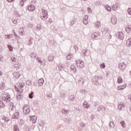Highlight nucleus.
Segmentation results:
<instances>
[{"mask_svg": "<svg viewBox=\"0 0 131 131\" xmlns=\"http://www.w3.org/2000/svg\"><path fill=\"white\" fill-rule=\"evenodd\" d=\"M129 88H131V83H130V84H129Z\"/></svg>", "mask_w": 131, "mask_h": 131, "instance_id": "864d4df0", "label": "nucleus"}, {"mask_svg": "<svg viewBox=\"0 0 131 131\" xmlns=\"http://www.w3.org/2000/svg\"><path fill=\"white\" fill-rule=\"evenodd\" d=\"M130 42H131V38H129L126 41V46H127L128 47H130V46H131Z\"/></svg>", "mask_w": 131, "mask_h": 131, "instance_id": "6ab92c4d", "label": "nucleus"}, {"mask_svg": "<svg viewBox=\"0 0 131 131\" xmlns=\"http://www.w3.org/2000/svg\"><path fill=\"white\" fill-rule=\"evenodd\" d=\"M119 38L120 39H121L122 40V39H123V38H124V36L123 35V33H122V32H121L119 33Z\"/></svg>", "mask_w": 131, "mask_h": 131, "instance_id": "f8f14e48", "label": "nucleus"}, {"mask_svg": "<svg viewBox=\"0 0 131 131\" xmlns=\"http://www.w3.org/2000/svg\"><path fill=\"white\" fill-rule=\"evenodd\" d=\"M70 59H71V58H68V60H70Z\"/></svg>", "mask_w": 131, "mask_h": 131, "instance_id": "6e6d98bb", "label": "nucleus"}, {"mask_svg": "<svg viewBox=\"0 0 131 131\" xmlns=\"http://www.w3.org/2000/svg\"><path fill=\"white\" fill-rule=\"evenodd\" d=\"M16 57L11 58L12 62H16Z\"/></svg>", "mask_w": 131, "mask_h": 131, "instance_id": "e433bc0d", "label": "nucleus"}, {"mask_svg": "<svg viewBox=\"0 0 131 131\" xmlns=\"http://www.w3.org/2000/svg\"><path fill=\"white\" fill-rule=\"evenodd\" d=\"M6 38H10V37H12V35H5Z\"/></svg>", "mask_w": 131, "mask_h": 131, "instance_id": "ea45409f", "label": "nucleus"}, {"mask_svg": "<svg viewBox=\"0 0 131 131\" xmlns=\"http://www.w3.org/2000/svg\"><path fill=\"white\" fill-rule=\"evenodd\" d=\"M14 131H20L19 129V127H18V125H15L13 127Z\"/></svg>", "mask_w": 131, "mask_h": 131, "instance_id": "412c9836", "label": "nucleus"}, {"mask_svg": "<svg viewBox=\"0 0 131 131\" xmlns=\"http://www.w3.org/2000/svg\"><path fill=\"white\" fill-rule=\"evenodd\" d=\"M48 59L49 61H52L53 60H54V57L51 56H49Z\"/></svg>", "mask_w": 131, "mask_h": 131, "instance_id": "c9c22d12", "label": "nucleus"}, {"mask_svg": "<svg viewBox=\"0 0 131 131\" xmlns=\"http://www.w3.org/2000/svg\"><path fill=\"white\" fill-rule=\"evenodd\" d=\"M83 105L85 108H89V104L86 103V102H83Z\"/></svg>", "mask_w": 131, "mask_h": 131, "instance_id": "bb28decb", "label": "nucleus"}, {"mask_svg": "<svg viewBox=\"0 0 131 131\" xmlns=\"http://www.w3.org/2000/svg\"><path fill=\"white\" fill-rule=\"evenodd\" d=\"M20 5L22 6V7H23V6L24 5V3L23 2V0L20 2Z\"/></svg>", "mask_w": 131, "mask_h": 131, "instance_id": "c03bdc74", "label": "nucleus"}, {"mask_svg": "<svg viewBox=\"0 0 131 131\" xmlns=\"http://www.w3.org/2000/svg\"><path fill=\"white\" fill-rule=\"evenodd\" d=\"M112 124H113V122H111L110 123V125H111Z\"/></svg>", "mask_w": 131, "mask_h": 131, "instance_id": "3c124183", "label": "nucleus"}, {"mask_svg": "<svg viewBox=\"0 0 131 131\" xmlns=\"http://www.w3.org/2000/svg\"><path fill=\"white\" fill-rule=\"evenodd\" d=\"M101 26V23L100 21H97L95 23V27L96 28H99Z\"/></svg>", "mask_w": 131, "mask_h": 131, "instance_id": "dca6fc26", "label": "nucleus"}, {"mask_svg": "<svg viewBox=\"0 0 131 131\" xmlns=\"http://www.w3.org/2000/svg\"><path fill=\"white\" fill-rule=\"evenodd\" d=\"M114 7H116L117 9H118V6H117V5H115Z\"/></svg>", "mask_w": 131, "mask_h": 131, "instance_id": "603ef678", "label": "nucleus"}, {"mask_svg": "<svg viewBox=\"0 0 131 131\" xmlns=\"http://www.w3.org/2000/svg\"><path fill=\"white\" fill-rule=\"evenodd\" d=\"M111 22L112 24H116V23H117V19H116V17H113Z\"/></svg>", "mask_w": 131, "mask_h": 131, "instance_id": "2eb2a0df", "label": "nucleus"}, {"mask_svg": "<svg viewBox=\"0 0 131 131\" xmlns=\"http://www.w3.org/2000/svg\"><path fill=\"white\" fill-rule=\"evenodd\" d=\"M14 16H16V17H20V15L19 14V12L15 11L14 12Z\"/></svg>", "mask_w": 131, "mask_h": 131, "instance_id": "a878e982", "label": "nucleus"}, {"mask_svg": "<svg viewBox=\"0 0 131 131\" xmlns=\"http://www.w3.org/2000/svg\"><path fill=\"white\" fill-rule=\"evenodd\" d=\"M83 1H88V0H83Z\"/></svg>", "mask_w": 131, "mask_h": 131, "instance_id": "bf43d9fd", "label": "nucleus"}, {"mask_svg": "<svg viewBox=\"0 0 131 131\" xmlns=\"http://www.w3.org/2000/svg\"><path fill=\"white\" fill-rule=\"evenodd\" d=\"M128 13L129 15H131V8H129L128 9Z\"/></svg>", "mask_w": 131, "mask_h": 131, "instance_id": "a19ab883", "label": "nucleus"}, {"mask_svg": "<svg viewBox=\"0 0 131 131\" xmlns=\"http://www.w3.org/2000/svg\"><path fill=\"white\" fill-rule=\"evenodd\" d=\"M4 119L6 120V121H9V120H10V119L7 117L4 118Z\"/></svg>", "mask_w": 131, "mask_h": 131, "instance_id": "79ce46f5", "label": "nucleus"}, {"mask_svg": "<svg viewBox=\"0 0 131 131\" xmlns=\"http://www.w3.org/2000/svg\"><path fill=\"white\" fill-rule=\"evenodd\" d=\"M87 10L88 11V13H92V9L91 8L88 7Z\"/></svg>", "mask_w": 131, "mask_h": 131, "instance_id": "72a5a7b5", "label": "nucleus"}, {"mask_svg": "<svg viewBox=\"0 0 131 131\" xmlns=\"http://www.w3.org/2000/svg\"><path fill=\"white\" fill-rule=\"evenodd\" d=\"M24 2H26V0H24Z\"/></svg>", "mask_w": 131, "mask_h": 131, "instance_id": "4d7b16f0", "label": "nucleus"}, {"mask_svg": "<svg viewBox=\"0 0 131 131\" xmlns=\"http://www.w3.org/2000/svg\"><path fill=\"white\" fill-rule=\"evenodd\" d=\"M13 23H14V24H18V21L16 19H14L13 20Z\"/></svg>", "mask_w": 131, "mask_h": 131, "instance_id": "58836bf2", "label": "nucleus"}, {"mask_svg": "<svg viewBox=\"0 0 131 131\" xmlns=\"http://www.w3.org/2000/svg\"><path fill=\"white\" fill-rule=\"evenodd\" d=\"M5 86V83H2L0 85V89H1V90H4Z\"/></svg>", "mask_w": 131, "mask_h": 131, "instance_id": "b1692460", "label": "nucleus"}, {"mask_svg": "<svg viewBox=\"0 0 131 131\" xmlns=\"http://www.w3.org/2000/svg\"><path fill=\"white\" fill-rule=\"evenodd\" d=\"M36 116H31V121L32 122V123H35L36 122Z\"/></svg>", "mask_w": 131, "mask_h": 131, "instance_id": "9d476101", "label": "nucleus"}, {"mask_svg": "<svg viewBox=\"0 0 131 131\" xmlns=\"http://www.w3.org/2000/svg\"><path fill=\"white\" fill-rule=\"evenodd\" d=\"M18 31L20 35H24V28L23 27L20 28Z\"/></svg>", "mask_w": 131, "mask_h": 131, "instance_id": "9b49d317", "label": "nucleus"}, {"mask_svg": "<svg viewBox=\"0 0 131 131\" xmlns=\"http://www.w3.org/2000/svg\"><path fill=\"white\" fill-rule=\"evenodd\" d=\"M126 88V84L125 83H124L121 85H119L118 87L117 90L118 91H121V90H124V89H125Z\"/></svg>", "mask_w": 131, "mask_h": 131, "instance_id": "6e6552de", "label": "nucleus"}, {"mask_svg": "<svg viewBox=\"0 0 131 131\" xmlns=\"http://www.w3.org/2000/svg\"><path fill=\"white\" fill-rule=\"evenodd\" d=\"M13 76L15 78H19V77H20V74H19V73L15 72V73H13Z\"/></svg>", "mask_w": 131, "mask_h": 131, "instance_id": "f3484780", "label": "nucleus"}, {"mask_svg": "<svg viewBox=\"0 0 131 131\" xmlns=\"http://www.w3.org/2000/svg\"><path fill=\"white\" fill-rule=\"evenodd\" d=\"M23 112L26 115L30 113V107L29 105L26 104L23 107Z\"/></svg>", "mask_w": 131, "mask_h": 131, "instance_id": "7ed1b4c3", "label": "nucleus"}, {"mask_svg": "<svg viewBox=\"0 0 131 131\" xmlns=\"http://www.w3.org/2000/svg\"><path fill=\"white\" fill-rule=\"evenodd\" d=\"M5 107V103L3 101H0V108H4Z\"/></svg>", "mask_w": 131, "mask_h": 131, "instance_id": "393cba45", "label": "nucleus"}, {"mask_svg": "<svg viewBox=\"0 0 131 131\" xmlns=\"http://www.w3.org/2000/svg\"><path fill=\"white\" fill-rule=\"evenodd\" d=\"M71 70H73V71H74L75 72H76V67L74 65L71 66Z\"/></svg>", "mask_w": 131, "mask_h": 131, "instance_id": "5701e85b", "label": "nucleus"}, {"mask_svg": "<svg viewBox=\"0 0 131 131\" xmlns=\"http://www.w3.org/2000/svg\"><path fill=\"white\" fill-rule=\"evenodd\" d=\"M14 68H19V64L18 63H15L14 65Z\"/></svg>", "mask_w": 131, "mask_h": 131, "instance_id": "473e14b6", "label": "nucleus"}, {"mask_svg": "<svg viewBox=\"0 0 131 131\" xmlns=\"http://www.w3.org/2000/svg\"><path fill=\"white\" fill-rule=\"evenodd\" d=\"M20 117V114H19V112H15L13 115V118H14V119H18Z\"/></svg>", "mask_w": 131, "mask_h": 131, "instance_id": "0eeeda50", "label": "nucleus"}, {"mask_svg": "<svg viewBox=\"0 0 131 131\" xmlns=\"http://www.w3.org/2000/svg\"><path fill=\"white\" fill-rule=\"evenodd\" d=\"M22 93H18L17 95H16V99L17 100H20L21 99H22Z\"/></svg>", "mask_w": 131, "mask_h": 131, "instance_id": "4468645a", "label": "nucleus"}, {"mask_svg": "<svg viewBox=\"0 0 131 131\" xmlns=\"http://www.w3.org/2000/svg\"><path fill=\"white\" fill-rule=\"evenodd\" d=\"M8 3H12V2H14L15 0H7Z\"/></svg>", "mask_w": 131, "mask_h": 131, "instance_id": "a18cd8bd", "label": "nucleus"}, {"mask_svg": "<svg viewBox=\"0 0 131 131\" xmlns=\"http://www.w3.org/2000/svg\"><path fill=\"white\" fill-rule=\"evenodd\" d=\"M83 20H89V16L85 15V16H84V17Z\"/></svg>", "mask_w": 131, "mask_h": 131, "instance_id": "4c0bfd02", "label": "nucleus"}, {"mask_svg": "<svg viewBox=\"0 0 131 131\" xmlns=\"http://www.w3.org/2000/svg\"><path fill=\"white\" fill-rule=\"evenodd\" d=\"M106 67V66H105V63H102L101 65H100V68H102V69H104Z\"/></svg>", "mask_w": 131, "mask_h": 131, "instance_id": "7c9ffc66", "label": "nucleus"}, {"mask_svg": "<svg viewBox=\"0 0 131 131\" xmlns=\"http://www.w3.org/2000/svg\"><path fill=\"white\" fill-rule=\"evenodd\" d=\"M81 126H85V125L84 124H81Z\"/></svg>", "mask_w": 131, "mask_h": 131, "instance_id": "8fccbe9b", "label": "nucleus"}, {"mask_svg": "<svg viewBox=\"0 0 131 131\" xmlns=\"http://www.w3.org/2000/svg\"><path fill=\"white\" fill-rule=\"evenodd\" d=\"M30 25L31 26V27H32V26L30 24Z\"/></svg>", "mask_w": 131, "mask_h": 131, "instance_id": "13d9d810", "label": "nucleus"}, {"mask_svg": "<svg viewBox=\"0 0 131 131\" xmlns=\"http://www.w3.org/2000/svg\"><path fill=\"white\" fill-rule=\"evenodd\" d=\"M23 88H24V82L17 83L15 85V89L17 94H22L23 93Z\"/></svg>", "mask_w": 131, "mask_h": 131, "instance_id": "f257e3e1", "label": "nucleus"}, {"mask_svg": "<svg viewBox=\"0 0 131 131\" xmlns=\"http://www.w3.org/2000/svg\"><path fill=\"white\" fill-rule=\"evenodd\" d=\"M0 75H3V72L0 71Z\"/></svg>", "mask_w": 131, "mask_h": 131, "instance_id": "de8ad7c7", "label": "nucleus"}, {"mask_svg": "<svg viewBox=\"0 0 131 131\" xmlns=\"http://www.w3.org/2000/svg\"><path fill=\"white\" fill-rule=\"evenodd\" d=\"M125 30L127 33H129L131 30V26H128L126 28Z\"/></svg>", "mask_w": 131, "mask_h": 131, "instance_id": "a211bd4d", "label": "nucleus"}, {"mask_svg": "<svg viewBox=\"0 0 131 131\" xmlns=\"http://www.w3.org/2000/svg\"><path fill=\"white\" fill-rule=\"evenodd\" d=\"M2 99L4 102H10L11 101V96L9 94H3Z\"/></svg>", "mask_w": 131, "mask_h": 131, "instance_id": "20e7f679", "label": "nucleus"}, {"mask_svg": "<svg viewBox=\"0 0 131 131\" xmlns=\"http://www.w3.org/2000/svg\"><path fill=\"white\" fill-rule=\"evenodd\" d=\"M8 47L9 48V51H13V47L10 45H8Z\"/></svg>", "mask_w": 131, "mask_h": 131, "instance_id": "2f4dec72", "label": "nucleus"}, {"mask_svg": "<svg viewBox=\"0 0 131 131\" xmlns=\"http://www.w3.org/2000/svg\"><path fill=\"white\" fill-rule=\"evenodd\" d=\"M84 52H85V54L86 53V50H85L84 51Z\"/></svg>", "mask_w": 131, "mask_h": 131, "instance_id": "5fc2aeb1", "label": "nucleus"}, {"mask_svg": "<svg viewBox=\"0 0 131 131\" xmlns=\"http://www.w3.org/2000/svg\"><path fill=\"white\" fill-rule=\"evenodd\" d=\"M98 35H99V34L94 33L92 35V38H96V37H97Z\"/></svg>", "mask_w": 131, "mask_h": 131, "instance_id": "4be33fe9", "label": "nucleus"}, {"mask_svg": "<svg viewBox=\"0 0 131 131\" xmlns=\"http://www.w3.org/2000/svg\"><path fill=\"white\" fill-rule=\"evenodd\" d=\"M28 10H29L30 12H33V11L35 10V6L33 5H30L28 8Z\"/></svg>", "mask_w": 131, "mask_h": 131, "instance_id": "1a4fd4ad", "label": "nucleus"}, {"mask_svg": "<svg viewBox=\"0 0 131 131\" xmlns=\"http://www.w3.org/2000/svg\"><path fill=\"white\" fill-rule=\"evenodd\" d=\"M122 107L123 105L122 104H119L118 106V109H119V110H121L122 109Z\"/></svg>", "mask_w": 131, "mask_h": 131, "instance_id": "c85d7f7f", "label": "nucleus"}, {"mask_svg": "<svg viewBox=\"0 0 131 131\" xmlns=\"http://www.w3.org/2000/svg\"><path fill=\"white\" fill-rule=\"evenodd\" d=\"M121 124L122 126H124V121L121 122Z\"/></svg>", "mask_w": 131, "mask_h": 131, "instance_id": "37998d69", "label": "nucleus"}, {"mask_svg": "<svg viewBox=\"0 0 131 131\" xmlns=\"http://www.w3.org/2000/svg\"><path fill=\"white\" fill-rule=\"evenodd\" d=\"M30 99H32L33 98V92H32L29 96Z\"/></svg>", "mask_w": 131, "mask_h": 131, "instance_id": "c756f323", "label": "nucleus"}, {"mask_svg": "<svg viewBox=\"0 0 131 131\" xmlns=\"http://www.w3.org/2000/svg\"><path fill=\"white\" fill-rule=\"evenodd\" d=\"M119 68L121 70H124L126 68V65L123 62L121 63L119 65Z\"/></svg>", "mask_w": 131, "mask_h": 131, "instance_id": "423d86ee", "label": "nucleus"}, {"mask_svg": "<svg viewBox=\"0 0 131 131\" xmlns=\"http://www.w3.org/2000/svg\"><path fill=\"white\" fill-rule=\"evenodd\" d=\"M83 23H84V24L85 25H86L88 24V20H85V19H83Z\"/></svg>", "mask_w": 131, "mask_h": 131, "instance_id": "f704fd0d", "label": "nucleus"}, {"mask_svg": "<svg viewBox=\"0 0 131 131\" xmlns=\"http://www.w3.org/2000/svg\"><path fill=\"white\" fill-rule=\"evenodd\" d=\"M38 61L39 63H42V61H41L40 60H38Z\"/></svg>", "mask_w": 131, "mask_h": 131, "instance_id": "09e8293b", "label": "nucleus"}, {"mask_svg": "<svg viewBox=\"0 0 131 131\" xmlns=\"http://www.w3.org/2000/svg\"><path fill=\"white\" fill-rule=\"evenodd\" d=\"M47 97H50L51 98V97H52V95H49V94H47Z\"/></svg>", "mask_w": 131, "mask_h": 131, "instance_id": "49530a36", "label": "nucleus"}, {"mask_svg": "<svg viewBox=\"0 0 131 131\" xmlns=\"http://www.w3.org/2000/svg\"><path fill=\"white\" fill-rule=\"evenodd\" d=\"M43 82H45V81L43 80V79L41 78L38 80V83L39 85L41 86L42 84H43Z\"/></svg>", "mask_w": 131, "mask_h": 131, "instance_id": "ddd939ff", "label": "nucleus"}, {"mask_svg": "<svg viewBox=\"0 0 131 131\" xmlns=\"http://www.w3.org/2000/svg\"><path fill=\"white\" fill-rule=\"evenodd\" d=\"M105 8L108 12H111V7L110 6H106Z\"/></svg>", "mask_w": 131, "mask_h": 131, "instance_id": "cd10ccee", "label": "nucleus"}, {"mask_svg": "<svg viewBox=\"0 0 131 131\" xmlns=\"http://www.w3.org/2000/svg\"><path fill=\"white\" fill-rule=\"evenodd\" d=\"M123 81V80L122 79V77L121 76H118V83H121Z\"/></svg>", "mask_w": 131, "mask_h": 131, "instance_id": "aec40b11", "label": "nucleus"}, {"mask_svg": "<svg viewBox=\"0 0 131 131\" xmlns=\"http://www.w3.org/2000/svg\"><path fill=\"white\" fill-rule=\"evenodd\" d=\"M76 64L77 66L80 67L81 68H83V67H84V62L82 60H77L76 61Z\"/></svg>", "mask_w": 131, "mask_h": 131, "instance_id": "39448f33", "label": "nucleus"}, {"mask_svg": "<svg viewBox=\"0 0 131 131\" xmlns=\"http://www.w3.org/2000/svg\"><path fill=\"white\" fill-rule=\"evenodd\" d=\"M42 20H47L48 19V12L45 9H42V13L40 14Z\"/></svg>", "mask_w": 131, "mask_h": 131, "instance_id": "f03ea898", "label": "nucleus"}]
</instances>
